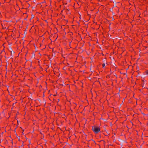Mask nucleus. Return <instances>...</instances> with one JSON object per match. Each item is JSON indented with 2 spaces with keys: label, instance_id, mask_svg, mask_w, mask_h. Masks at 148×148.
<instances>
[{
  "label": "nucleus",
  "instance_id": "obj_1",
  "mask_svg": "<svg viewBox=\"0 0 148 148\" xmlns=\"http://www.w3.org/2000/svg\"><path fill=\"white\" fill-rule=\"evenodd\" d=\"M92 129L96 133H98L100 130V128L99 127H92Z\"/></svg>",
  "mask_w": 148,
  "mask_h": 148
},
{
  "label": "nucleus",
  "instance_id": "obj_2",
  "mask_svg": "<svg viewBox=\"0 0 148 148\" xmlns=\"http://www.w3.org/2000/svg\"><path fill=\"white\" fill-rule=\"evenodd\" d=\"M102 66H103V67H104V66H105V64H104H104H102Z\"/></svg>",
  "mask_w": 148,
  "mask_h": 148
},
{
  "label": "nucleus",
  "instance_id": "obj_3",
  "mask_svg": "<svg viewBox=\"0 0 148 148\" xmlns=\"http://www.w3.org/2000/svg\"><path fill=\"white\" fill-rule=\"evenodd\" d=\"M146 73L148 75V70H147L146 72Z\"/></svg>",
  "mask_w": 148,
  "mask_h": 148
},
{
  "label": "nucleus",
  "instance_id": "obj_4",
  "mask_svg": "<svg viewBox=\"0 0 148 148\" xmlns=\"http://www.w3.org/2000/svg\"><path fill=\"white\" fill-rule=\"evenodd\" d=\"M34 18V16H32V17L31 19H32V18Z\"/></svg>",
  "mask_w": 148,
  "mask_h": 148
},
{
  "label": "nucleus",
  "instance_id": "obj_5",
  "mask_svg": "<svg viewBox=\"0 0 148 148\" xmlns=\"http://www.w3.org/2000/svg\"><path fill=\"white\" fill-rule=\"evenodd\" d=\"M23 134V132L22 133V134Z\"/></svg>",
  "mask_w": 148,
  "mask_h": 148
},
{
  "label": "nucleus",
  "instance_id": "obj_6",
  "mask_svg": "<svg viewBox=\"0 0 148 148\" xmlns=\"http://www.w3.org/2000/svg\"><path fill=\"white\" fill-rule=\"evenodd\" d=\"M23 134V132L22 133V134Z\"/></svg>",
  "mask_w": 148,
  "mask_h": 148
}]
</instances>
